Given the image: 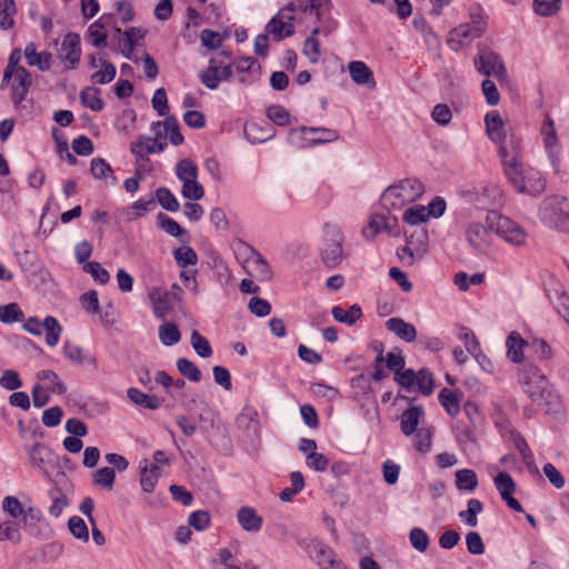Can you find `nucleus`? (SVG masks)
Returning a JSON list of instances; mask_svg holds the SVG:
<instances>
[{
  "mask_svg": "<svg viewBox=\"0 0 569 569\" xmlns=\"http://www.w3.org/2000/svg\"><path fill=\"white\" fill-rule=\"evenodd\" d=\"M154 199L156 202H159L163 210L177 212L180 208L179 201L177 200L176 196L166 187H159L156 190Z\"/></svg>",
  "mask_w": 569,
  "mask_h": 569,
  "instance_id": "obj_35",
  "label": "nucleus"
},
{
  "mask_svg": "<svg viewBox=\"0 0 569 569\" xmlns=\"http://www.w3.org/2000/svg\"><path fill=\"white\" fill-rule=\"evenodd\" d=\"M17 13L14 0H0V29L9 30L14 26L13 17Z\"/></svg>",
  "mask_w": 569,
  "mask_h": 569,
  "instance_id": "obj_31",
  "label": "nucleus"
},
{
  "mask_svg": "<svg viewBox=\"0 0 569 569\" xmlns=\"http://www.w3.org/2000/svg\"><path fill=\"white\" fill-rule=\"evenodd\" d=\"M42 328L46 330L47 345L50 347L57 346L62 332V327L59 321L54 317L48 316L42 321Z\"/></svg>",
  "mask_w": 569,
  "mask_h": 569,
  "instance_id": "obj_33",
  "label": "nucleus"
},
{
  "mask_svg": "<svg viewBox=\"0 0 569 569\" xmlns=\"http://www.w3.org/2000/svg\"><path fill=\"white\" fill-rule=\"evenodd\" d=\"M540 220L551 229L569 233V200L560 196L546 198L539 209Z\"/></svg>",
  "mask_w": 569,
  "mask_h": 569,
  "instance_id": "obj_2",
  "label": "nucleus"
},
{
  "mask_svg": "<svg viewBox=\"0 0 569 569\" xmlns=\"http://www.w3.org/2000/svg\"><path fill=\"white\" fill-rule=\"evenodd\" d=\"M486 131L488 137L496 143L505 140V124L501 116L497 111H490L485 117Z\"/></svg>",
  "mask_w": 569,
  "mask_h": 569,
  "instance_id": "obj_14",
  "label": "nucleus"
},
{
  "mask_svg": "<svg viewBox=\"0 0 569 569\" xmlns=\"http://www.w3.org/2000/svg\"><path fill=\"white\" fill-rule=\"evenodd\" d=\"M177 264L181 268L193 266L198 262V256L191 247H180L173 252Z\"/></svg>",
  "mask_w": 569,
  "mask_h": 569,
  "instance_id": "obj_47",
  "label": "nucleus"
},
{
  "mask_svg": "<svg viewBox=\"0 0 569 569\" xmlns=\"http://www.w3.org/2000/svg\"><path fill=\"white\" fill-rule=\"evenodd\" d=\"M386 328L406 342H412L417 338V330L413 325L401 318H390L386 321Z\"/></svg>",
  "mask_w": 569,
  "mask_h": 569,
  "instance_id": "obj_8",
  "label": "nucleus"
},
{
  "mask_svg": "<svg viewBox=\"0 0 569 569\" xmlns=\"http://www.w3.org/2000/svg\"><path fill=\"white\" fill-rule=\"evenodd\" d=\"M416 373L418 375L416 385L418 386L419 391L423 396H430L433 392L435 388V381L431 371L427 368H421Z\"/></svg>",
  "mask_w": 569,
  "mask_h": 569,
  "instance_id": "obj_49",
  "label": "nucleus"
},
{
  "mask_svg": "<svg viewBox=\"0 0 569 569\" xmlns=\"http://www.w3.org/2000/svg\"><path fill=\"white\" fill-rule=\"evenodd\" d=\"M117 74L116 67L108 60L101 61V70L91 74V81L98 84H106L111 82Z\"/></svg>",
  "mask_w": 569,
  "mask_h": 569,
  "instance_id": "obj_41",
  "label": "nucleus"
},
{
  "mask_svg": "<svg viewBox=\"0 0 569 569\" xmlns=\"http://www.w3.org/2000/svg\"><path fill=\"white\" fill-rule=\"evenodd\" d=\"M523 390L533 402L540 403L546 398L548 385L523 381Z\"/></svg>",
  "mask_w": 569,
  "mask_h": 569,
  "instance_id": "obj_59",
  "label": "nucleus"
},
{
  "mask_svg": "<svg viewBox=\"0 0 569 569\" xmlns=\"http://www.w3.org/2000/svg\"><path fill=\"white\" fill-rule=\"evenodd\" d=\"M492 231H493V229L489 228V224L487 221H486V226L478 223V222H473V223L469 224V227L466 231V237H467V240L470 243V246L476 251L480 252L489 246L490 236H491Z\"/></svg>",
  "mask_w": 569,
  "mask_h": 569,
  "instance_id": "obj_5",
  "label": "nucleus"
},
{
  "mask_svg": "<svg viewBox=\"0 0 569 569\" xmlns=\"http://www.w3.org/2000/svg\"><path fill=\"white\" fill-rule=\"evenodd\" d=\"M300 131L313 134L307 139L309 146L332 142L339 138V133L336 130L328 128L301 127Z\"/></svg>",
  "mask_w": 569,
  "mask_h": 569,
  "instance_id": "obj_22",
  "label": "nucleus"
},
{
  "mask_svg": "<svg viewBox=\"0 0 569 569\" xmlns=\"http://www.w3.org/2000/svg\"><path fill=\"white\" fill-rule=\"evenodd\" d=\"M150 300L153 303V313L158 319H164L167 315L171 310V306L169 303V292L160 291L154 288L150 295Z\"/></svg>",
  "mask_w": 569,
  "mask_h": 569,
  "instance_id": "obj_26",
  "label": "nucleus"
},
{
  "mask_svg": "<svg viewBox=\"0 0 569 569\" xmlns=\"http://www.w3.org/2000/svg\"><path fill=\"white\" fill-rule=\"evenodd\" d=\"M428 219L427 208L421 204L406 209L402 214V220L409 226H418L419 223L426 222Z\"/></svg>",
  "mask_w": 569,
  "mask_h": 569,
  "instance_id": "obj_39",
  "label": "nucleus"
},
{
  "mask_svg": "<svg viewBox=\"0 0 569 569\" xmlns=\"http://www.w3.org/2000/svg\"><path fill=\"white\" fill-rule=\"evenodd\" d=\"M409 540L412 547L420 552L426 551L430 542L427 532L417 527L410 530Z\"/></svg>",
  "mask_w": 569,
  "mask_h": 569,
  "instance_id": "obj_63",
  "label": "nucleus"
},
{
  "mask_svg": "<svg viewBox=\"0 0 569 569\" xmlns=\"http://www.w3.org/2000/svg\"><path fill=\"white\" fill-rule=\"evenodd\" d=\"M237 422L239 426L244 425L246 429L251 431L253 436H259L260 423L258 420V412L251 409L243 410L238 417Z\"/></svg>",
  "mask_w": 569,
  "mask_h": 569,
  "instance_id": "obj_46",
  "label": "nucleus"
},
{
  "mask_svg": "<svg viewBox=\"0 0 569 569\" xmlns=\"http://www.w3.org/2000/svg\"><path fill=\"white\" fill-rule=\"evenodd\" d=\"M238 522L241 528L249 532H258L262 527V517L251 507H241L237 512Z\"/></svg>",
  "mask_w": 569,
  "mask_h": 569,
  "instance_id": "obj_15",
  "label": "nucleus"
},
{
  "mask_svg": "<svg viewBox=\"0 0 569 569\" xmlns=\"http://www.w3.org/2000/svg\"><path fill=\"white\" fill-rule=\"evenodd\" d=\"M455 476L456 487L460 491H473L478 486L477 473L471 469H460Z\"/></svg>",
  "mask_w": 569,
  "mask_h": 569,
  "instance_id": "obj_32",
  "label": "nucleus"
},
{
  "mask_svg": "<svg viewBox=\"0 0 569 569\" xmlns=\"http://www.w3.org/2000/svg\"><path fill=\"white\" fill-rule=\"evenodd\" d=\"M513 445L522 457L523 462L531 472H538L537 466L535 465L533 453L527 443L526 439L518 432L512 433Z\"/></svg>",
  "mask_w": 569,
  "mask_h": 569,
  "instance_id": "obj_29",
  "label": "nucleus"
},
{
  "mask_svg": "<svg viewBox=\"0 0 569 569\" xmlns=\"http://www.w3.org/2000/svg\"><path fill=\"white\" fill-rule=\"evenodd\" d=\"M94 485L111 490L116 479L114 469L111 467H103L92 473Z\"/></svg>",
  "mask_w": 569,
  "mask_h": 569,
  "instance_id": "obj_44",
  "label": "nucleus"
},
{
  "mask_svg": "<svg viewBox=\"0 0 569 569\" xmlns=\"http://www.w3.org/2000/svg\"><path fill=\"white\" fill-rule=\"evenodd\" d=\"M101 90L97 87H86L80 92V101L92 111L99 112L104 108V102L100 97Z\"/></svg>",
  "mask_w": 569,
  "mask_h": 569,
  "instance_id": "obj_25",
  "label": "nucleus"
},
{
  "mask_svg": "<svg viewBox=\"0 0 569 569\" xmlns=\"http://www.w3.org/2000/svg\"><path fill=\"white\" fill-rule=\"evenodd\" d=\"M176 174L180 181L197 179L198 168L190 159H182L176 166Z\"/></svg>",
  "mask_w": 569,
  "mask_h": 569,
  "instance_id": "obj_57",
  "label": "nucleus"
},
{
  "mask_svg": "<svg viewBox=\"0 0 569 569\" xmlns=\"http://www.w3.org/2000/svg\"><path fill=\"white\" fill-rule=\"evenodd\" d=\"M423 416V408L421 406L410 407L405 410L400 416V429L403 435L411 436L418 429L420 418Z\"/></svg>",
  "mask_w": 569,
  "mask_h": 569,
  "instance_id": "obj_12",
  "label": "nucleus"
},
{
  "mask_svg": "<svg viewBox=\"0 0 569 569\" xmlns=\"http://www.w3.org/2000/svg\"><path fill=\"white\" fill-rule=\"evenodd\" d=\"M152 108L157 111L160 117H168L169 114V106L168 98L164 88H158L153 97L151 99Z\"/></svg>",
  "mask_w": 569,
  "mask_h": 569,
  "instance_id": "obj_60",
  "label": "nucleus"
},
{
  "mask_svg": "<svg viewBox=\"0 0 569 569\" xmlns=\"http://www.w3.org/2000/svg\"><path fill=\"white\" fill-rule=\"evenodd\" d=\"M252 250V253L256 256V260L253 261L254 264V271H256V278L259 281H269L272 278V270L268 262L263 259V257L258 253L252 247H250Z\"/></svg>",
  "mask_w": 569,
  "mask_h": 569,
  "instance_id": "obj_52",
  "label": "nucleus"
},
{
  "mask_svg": "<svg viewBox=\"0 0 569 569\" xmlns=\"http://www.w3.org/2000/svg\"><path fill=\"white\" fill-rule=\"evenodd\" d=\"M59 57L61 60L69 63L66 66V69L71 70L77 68L81 57L80 36L78 33L68 32L64 36L61 44V54Z\"/></svg>",
  "mask_w": 569,
  "mask_h": 569,
  "instance_id": "obj_4",
  "label": "nucleus"
},
{
  "mask_svg": "<svg viewBox=\"0 0 569 569\" xmlns=\"http://www.w3.org/2000/svg\"><path fill=\"white\" fill-rule=\"evenodd\" d=\"M164 131L169 133L170 142L173 146H180L183 143V136L180 132V127L174 116H168L163 121Z\"/></svg>",
  "mask_w": 569,
  "mask_h": 569,
  "instance_id": "obj_51",
  "label": "nucleus"
},
{
  "mask_svg": "<svg viewBox=\"0 0 569 569\" xmlns=\"http://www.w3.org/2000/svg\"><path fill=\"white\" fill-rule=\"evenodd\" d=\"M26 450L28 452L30 465L33 468H38L42 472L48 473L46 463L49 449L44 445L36 441L33 445L27 446Z\"/></svg>",
  "mask_w": 569,
  "mask_h": 569,
  "instance_id": "obj_21",
  "label": "nucleus"
},
{
  "mask_svg": "<svg viewBox=\"0 0 569 569\" xmlns=\"http://www.w3.org/2000/svg\"><path fill=\"white\" fill-rule=\"evenodd\" d=\"M318 565L322 569H342L341 562L336 559L335 552L331 548L323 543H317L315 546Z\"/></svg>",
  "mask_w": 569,
  "mask_h": 569,
  "instance_id": "obj_28",
  "label": "nucleus"
},
{
  "mask_svg": "<svg viewBox=\"0 0 569 569\" xmlns=\"http://www.w3.org/2000/svg\"><path fill=\"white\" fill-rule=\"evenodd\" d=\"M49 497L52 500V505L49 507V513L58 518L62 513L63 508L68 506V499L58 487L49 490Z\"/></svg>",
  "mask_w": 569,
  "mask_h": 569,
  "instance_id": "obj_45",
  "label": "nucleus"
},
{
  "mask_svg": "<svg viewBox=\"0 0 569 569\" xmlns=\"http://www.w3.org/2000/svg\"><path fill=\"white\" fill-rule=\"evenodd\" d=\"M24 57L30 67L36 66L40 71H48L51 67L52 54L48 51L38 52L34 42L26 46Z\"/></svg>",
  "mask_w": 569,
  "mask_h": 569,
  "instance_id": "obj_7",
  "label": "nucleus"
},
{
  "mask_svg": "<svg viewBox=\"0 0 569 569\" xmlns=\"http://www.w3.org/2000/svg\"><path fill=\"white\" fill-rule=\"evenodd\" d=\"M343 257L341 239H330L321 249V260L328 268H336Z\"/></svg>",
  "mask_w": 569,
  "mask_h": 569,
  "instance_id": "obj_10",
  "label": "nucleus"
},
{
  "mask_svg": "<svg viewBox=\"0 0 569 569\" xmlns=\"http://www.w3.org/2000/svg\"><path fill=\"white\" fill-rule=\"evenodd\" d=\"M127 396L132 403L144 409L157 410L161 406L158 397L144 393L134 387L127 390Z\"/></svg>",
  "mask_w": 569,
  "mask_h": 569,
  "instance_id": "obj_18",
  "label": "nucleus"
},
{
  "mask_svg": "<svg viewBox=\"0 0 569 569\" xmlns=\"http://www.w3.org/2000/svg\"><path fill=\"white\" fill-rule=\"evenodd\" d=\"M503 169L508 180L513 186V188L518 192L525 193V189L527 188V172H523L517 156H512L511 162Z\"/></svg>",
  "mask_w": 569,
  "mask_h": 569,
  "instance_id": "obj_11",
  "label": "nucleus"
},
{
  "mask_svg": "<svg viewBox=\"0 0 569 569\" xmlns=\"http://www.w3.org/2000/svg\"><path fill=\"white\" fill-rule=\"evenodd\" d=\"M83 271L89 273L100 284H106L110 280L109 272L97 261L84 263Z\"/></svg>",
  "mask_w": 569,
  "mask_h": 569,
  "instance_id": "obj_53",
  "label": "nucleus"
},
{
  "mask_svg": "<svg viewBox=\"0 0 569 569\" xmlns=\"http://www.w3.org/2000/svg\"><path fill=\"white\" fill-rule=\"evenodd\" d=\"M483 33V31H478V28L469 22L461 23L451 31V34L460 38L461 42L480 38Z\"/></svg>",
  "mask_w": 569,
  "mask_h": 569,
  "instance_id": "obj_56",
  "label": "nucleus"
},
{
  "mask_svg": "<svg viewBox=\"0 0 569 569\" xmlns=\"http://www.w3.org/2000/svg\"><path fill=\"white\" fill-rule=\"evenodd\" d=\"M561 0H533V10L538 16L552 17L561 9Z\"/></svg>",
  "mask_w": 569,
  "mask_h": 569,
  "instance_id": "obj_40",
  "label": "nucleus"
},
{
  "mask_svg": "<svg viewBox=\"0 0 569 569\" xmlns=\"http://www.w3.org/2000/svg\"><path fill=\"white\" fill-rule=\"evenodd\" d=\"M190 341L196 353L201 358H209L212 355V348L209 341L201 336L197 330H193L190 336Z\"/></svg>",
  "mask_w": 569,
  "mask_h": 569,
  "instance_id": "obj_48",
  "label": "nucleus"
},
{
  "mask_svg": "<svg viewBox=\"0 0 569 569\" xmlns=\"http://www.w3.org/2000/svg\"><path fill=\"white\" fill-rule=\"evenodd\" d=\"M159 339L167 347L178 343L181 339L178 326L171 321L162 323L159 327Z\"/></svg>",
  "mask_w": 569,
  "mask_h": 569,
  "instance_id": "obj_34",
  "label": "nucleus"
},
{
  "mask_svg": "<svg viewBox=\"0 0 569 569\" xmlns=\"http://www.w3.org/2000/svg\"><path fill=\"white\" fill-rule=\"evenodd\" d=\"M493 482L502 500L508 498L509 496H512V493L516 491V482L508 472H499L495 477Z\"/></svg>",
  "mask_w": 569,
  "mask_h": 569,
  "instance_id": "obj_36",
  "label": "nucleus"
},
{
  "mask_svg": "<svg viewBox=\"0 0 569 569\" xmlns=\"http://www.w3.org/2000/svg\"><path fill=\"white\" fill-rule=\"evenodd\" d=\"M223 39H224L223 36H221L219 32L210 30V29H203L200 32L201 44L210 50H216V49L220 48Z\"/></svg>",
  "mask_w": 569,
  "mask_h": 569,
  "instance_id": "obj_64",
  "label": "nucleus"
},
{
  "mask_svg": "<svg viewBox=\"0 0 569 569\" xmlns=\"http://www.w3.org/2000/svg\"><path fill=\"white\" fill-rule=\"evenodd\" d=\"M181 194L188 200L198 201L203 198L204 189L197 179L188 178L182 182Z\"/></svg>",
  "mask_w": 569,
  "mask_h": 569,
  "instance_id": "obj_43",
  "label": "nucleus"
},
{
  "mask_svg": "<svg viewBox=\"0 0 569 569\" xmlns=\"http://www.w3.org/2000/svg\"><path fill=\"white\" fill-rule=\"evenodd\" d=\"M527 341L521 336L512 331L506 341L507 356L513 363H520L523 360V347L527 346Z\"/></svg>",
  "mask_w": 569,
  "mask_h": 569,
  "instance_id": "obj_23",
  "label": "nucleus"
},
{
  "mask_svg": "<svg viewBox=\"0 0 569 569\" xmlns=\"http://www.w3.org/2000/svg\"><path fill=\"white\" fill-rule=\"evenodd\" d=\"M178 371L192 382H199L201 380L200 369L189 359L179 358L177 360Z\"/></svg>",
  "mask_w": 569,
  "mask_h": 569,
  "instance_id": "obj_42",
  "label": "nucleus"
},
{
  "mask_svg": "<svg viewBox=\"0 0 569 569\" xmlns=\"http://www.w3.org/2000/svg\"><path fill=\"white\" fill-rule=\"evenodd\" d=\"M527 188L525 189V193L531 196H539L546 189V181L541 178L540 173L537 171H528L527 172Z\"/></svg>",
  "mask_w": 569,
  "mask_h": 569,
  "instance_id": "obj_50",
  "label": "nucleus"
},
{
  "mask_svg": "<svg viewBox=\"0 0 569 569\" xmlns=\"http://www.w3.org/2000/svg\"><path fill=\"white\" fill-rule=\"evenodd\" d=\"M23 319V312L19 306L14 302L6 306H0V321L3 323H12L21 321Z\"/></svg>",
  "mask_w": 569,
  "mask_h": 569,
  "instance_id": "obj_55",
  "label": "nucleus"
},
{
  "mask_svg": "<svg viewBox=\"0 0 569 569\" xmlns=\"http://www.w3.org/2000/svg\"><path fill=\"white\" fill-rule=\"evenodd\" d=\"M141 472H140V485L144 492H152L157 485L159 477L149 472V461L148 459H143L140 463Z\"/></svg>",
  "mask_w": 569,
  "mask_h": 569,
  "instance_id": "obj_58",
  "label": "nucleus"
},
{
  "mask_svg": "<svg viewBox=\"0 0 569 569\" xmlns=\"http://www.w3.org/2000/svg\"><path fill=\"white\" fill-rule=\"evenodd\" d=\"M500 60L501 58L498 53L488 49H482L480 50V53L475 58L473 64L479 73L490 77Z\"/></svg>",
  "mask_w": 569,
  "mask_h": 569,
  "instance_id": "obj_13",
  "label": "nucleus"
},
{
  "mask_svg": "<svg viewBox=\"0 0 569 569\" xmlns=\"http://www.w3.org/2000/svg\"><path fill=\"white\" fill-rule=\"evenodd\" d=\"M487 222L489 228L493 229L508 243L516 247L526 244V230L510 218L501 216L497 211H489L487 213Z\"/></svg>",
  "mask_w": 569,
  "mask_h": 569,
  "instance_id": "obj_3",
  "label": "nucleus"
},
{
  "mask_svg": "<svg viewBox=\"0 0 569 569\" xmlns=\"http://www.w3.org/2000/svg\"><path fill=\"white\" fill-rule=\"evenodd\" d=\"M412 26L423 34L425 42L429 48L439 46V39L423 17L416 16Z\"/></svg>",
  "mask_w": 569,
  "mask_h": 569,
  "instance_id": "obj_38",
  "label": "nucleus"
},
{
  "mask_svg": "<svg viewBox=\"0 0 569 569\" xmlns=\"http://www.w3.org/2000/svg\"><path fill=\"white\" fill-rule=\"evenodd\" d=\"M158 226L168 234L179 238L181 243L189 241L188 231L180 227V224L169 216L159 212L157 216Z\"/></svg>",
  "mask_w": 569,
  "mask_h": 569,
  "instance_id": "obj_19",
  "label": "nucleus"
},
{
  "mask_svg": "<svg viewBox=\"0 0 569 569\" xmlns=\"http://www.w3.org/2000/svg\"><path fill=\"white\" fill-rule=\"evenodd\" d=\"M541 133L543 136L546 149L551 150L557 144L558 139L553 120L549 116H547L546 120L542 123Z\"/></svg>",
  "mask_w": 569,
  "mask_h": 569,
  "instance_id": "obj_61",
  "label": "nucleus"
},
{
  "mask_svg": "<svg viewBox=\"0 0 569 569\" xmlns=\"http://www.w3.org/2000/svg\"><path fill=\"white\" fill-rule=\"evenodd\" d=\"M104 16L88 28V37L92 46L99 49L107 47V33L103 31L106 26L101 22Z\"/></svg>",
  "mask_w": 569,
  "mask_h": 569,
  "instance_id": "obj_37",
  "label": "nucleus"
},
{
  "mask_svg": "<svg viewBox=\"0 0 569 569\" xmlns=\"http://www.w3.org/2000/svg\"><path fill=\"white\" fill-rule=\"evenodd\" d=\"M440 405L450 417H456L460 411V401L455 391L442 388L438 395Z\"/></svg>",
  "mask_w": 569,
  "mask_h": 569,
  "instance_id": "obj_30",
  "label": "nucleus"
},
{
  "mask_svg": "<svg viewBox=\"0 0 569 569\" xmlns=\"http://www.w3.org/2000/svg\"><path fill=\"white\" fill-rule=\"evenodd\" d=\"M20 60H21V50L19 48H16L11 51V53L9 56L8 64L4 69L2 81H1V88H4L6 86H8L13 76H14V78L19 77L20 70L28 71L24 67L19 66Z\"/></svg>",
  "mask_w": 569,
  "mask_h": 569,
  "instance_id": "obj_24",
  "label": "nucleus"
},
{
  "mask_svg": "<svg viewBox=\"0 0 569 569\" xmlns=\"http://www.w3.org/2000/svg\"><path fill=\"white\" fill-rule=\"evenodd\" d=\"M406 242L412 247L418 260L422 259L428 252L429 234L426 228H419L408 233L405 231Z\"/></svg>",
  "mask_w": 569,
  "mask_h": 569,
  "instance_id": "obj_9",
  "label": "nucleus"
},
{
  "mask_svg": "<svg viewBox=\"0 0 569 569\" xmlns=\"http://www.w3.org/2000/svg\"><path fill=\"white\" fill-rule=\"evenodd\" d=\"M266 114L277 126H286L289 122L290 114L284 107L272 104L267 108Z\"/></svg>",
  "mask_w": 569,
  "mask_h": 569,
  "instance_id": "obj_62",
  "label": "nucleus"
},
{
  "mask_svg": "<svg viewBox=\"0 0 569 569\" xmlns=\"http://www.w3.org/2000/svg\"><path fill=\"white\" fill-rule=\"evenodd\" d=\"M425 192L421 181L413 178L403 179L399 184L388 187L380 197L386 209L399 208L407 202H413Z\"/></svg>",
  "mask_w": 569,
  "mask_h": 569,
  "instance_id": "obj_1",
  "label": "nucleus"
},
{
  "mask_svg": "<svg viewBox=\"0 0 569 569\" xmlns=\"http://www.w3.org/2000/svg\"><path fill=\"white\" fill-rule=\"evenodd\" d=\"M350 77L357 84H367L370 88L376 87L373 72L362 61H351L348 66Z\"/></svg>",
  "mask_w": 569,
  "mask_h": 569,
  "instance_id": "obj_16",
  "label": "nucleus"
},
{
  "mask_svg": "<svg viewBox=\"0 0 569 569\" xmlns=\"http://www.w3.org/2000/svg\"><path fill=\"white\" fill-rule=\"evenodd\" d=\"M32 86V77L29 71L20 70V76L16 77L11 87V100L16 107H19L27 98Z\"/></svg>",
  "mask_w": 569,
  "mask_h": 569,
  "instance_id": "obj_6",
  "label": "nucleus"
},
{
  "mask_svg": "<svg viewBox=\"0 0 569 569\" xmlns=\"http://www.w3.org/2000/svg\"><path fill=\"white\" fill-rule=\"evenodd\" d=\"M63 355L76 365L90 363L97 368V358L71 342L64 343Z\"/></svg>",
  "mask_w": 569,
  "mask_h": 569,
  "instance_id": "obj_20",
  "label": "nucleus"
},
{
  "mask_svg": "<svg viewBox=\"0 0 569 569\" xmlns=\"http://www.w3.org/2000/svg\"><path fill=\"white\" fill-rule=\"evenodd\" d=\"M221 63V59L211 58L208 67L199 73L200 81L210 90H216L219 87L221 81V78L219 77Z\"/></svg>",
  "mask_w": 569,
  "mask_h": 569,
  "instance_id": "obj_17",
  "label": "nucleus"
},
{
  "mask_svg": "<svg viewBox=\"0 0 569 569\" xmlns=\"http://www.w3.org/2000/svg\"><path fill=\"white\" fill-rule=\"evenodd\" d=\"M68 528L70 532L73 535V537H76L77 539H80L84 542L89 540L88 526L81 517H71L68 521Z\"/></svg>",
  "mask_w": 569,
  "mask_h": 569,
  "instance_id": "obj_54",
  "label": "nucleus"
},
{
  "mask_svg": "<svg viewBox=\"0 0 569 569\" xmlns=\"http://www.w3.org/2000/svg\"><path fill=\"white\" fill-rule=\"evenodd\" d=\"M331 315L336 321L347 326H353L362 316V311L360 306L355 303L350 306L349 310H345L340 306H335L331 310Z\"/></svg>",
  "mask_w": 569,
  "mask_h": 569,
  "instance_id": "obj_27",
  "label": "nucleus"
}]
</instances>
